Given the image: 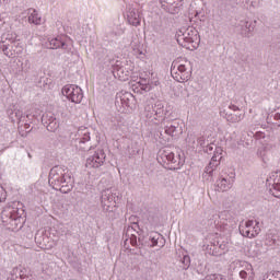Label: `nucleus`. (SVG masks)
Masks as SVG:
<instances>
[{
    "label": "nucleus",
    "mask_w": 280,
    "mask_h": 280,
    "mask_svg": "<svg viewBox=\"0 0 280 280\" xmlns=\"http://www.w3.org/2000/svg\"><path fill=\"white\" fill-rule=\"evenodd\" d=\"M165 105L162 102L156 101L154 105H147L144 107V117L152 121V124H161L165 135L168 137H178L183 135V127L180 121L176 119L165 118Z\"/></svg>",
    "instance_id": "obj_1"
},
{
    "label": "nucleus",
    "mask_w": 280,
    "mask_h": 280,
    "mask_svg": "<svg viewBox=\"0 0 280 280\" xmlns=\"http://www.w3.org/2000/svg\"><path fill=\"white\" fill-rule=\"evenodd\" d=\"M48 183L52 189L61 194H69L73 189V176L67 166H54L48 176Z\"/></svg>",
    "instance_id": "obj_2"
},
{
    "label": "nucleus",
    "mask_w": 280,
    "mask_h": 280,
    "mask_svg": "<svg viewBox=\"0 0 280 280\" xmlns=\"http://www.w3.org/2000/svg\"><path fill=\"white\" fill-rule=\"evenodd\" d=\"M176 38L180 47L190 51L198 49V45H200V36H198V31L194 26L182 27L177 32Z\"/></svg>",
    "instance_id": "obj_3"
},
{
    "label": "nucleus",
    "mask_w": 280,
    "mask_h": 280,
    "mask_svg": "<svg viewBox=\"0 0 280 280\" xmlns=\"http://www.w3.org/2000/svg\"><path fill=\"white\" fill-rule=\"evenodd\" d=\"M21 215H23V210L16 207V202L8 203L2 210V222L8 226V224H12V222H16L20 220Z\"/></svg>",
    "instance_id": "obj_4"
},
{
    "label": "nucleus",
    "mask_w": 280,
    "mask_h": 280,
    "mask_svg": "<svg viewBox=\"0 0 280 280\" xmlns=\"http://www.w3.org/2000/svg\"><path fill=\"white\" fill-rule=\"evenodd\" d=\"M61 93L69 102H72V104H81L82 100H84V92L82 91V88L75 84L65 85Z\"/></svg>",
    "instance_id": "obj_5"
},
{
    "label": "nucleus",
    "mask_w": 280,
    "mask_h": 280,
    "mask_svg": "<svg viewBox=\"0 0 280 280\" xmlns=\"http://www.w3.org/2000/svg\"><path fill=\"white\" fill-rule=\"evenodd\" d=\"M171 75L176 80V82H188L191 78V71L189 66L185 63L173 62L171 67Z\"/></svg>",
    "instance_id": "obj_6"
},
{
    "label": "nucleus",
    "mask_w": 280,
    "mask_h": 280,
    "mask_svg": "<svg viewBox=\"0 0 280 280\" xmlns=\"http://www.w3.org/2000/svg\"><path fill=\"white\" fill-rule=\"evenodd\" d=\"M158 159L166 165H172L171 170H178L182 167L183 163H185V160L180 158V154H174V152L170 150L160 151Z\"/></svg>",
    "instance_id": "obj_7"
},
{
    "label": "nucleus",
    "mask_w": 280,
    "mask_h": 280,
    "mask_svg": "<svg viewBox=\"0 0 280 280\" xmlns=\"http://www.w3.org/2000/svg\"><path fill=\"white\" fill-rule=\"evenodd\" d=\"M238 231L243 237H257L259 233H261V228L259 226V223L257 220H247L242 221Z\"/></svg>",
    "instance_id": "obj_8"
},
{
    "label": "nucleus",
    "mask_w": 280,
    "mask_h": 280,
    "mask_svg": "<svg viewBox=\"0 0 280 280\" xmlns=\"http://www.w3.org/2000/svg\"><path fill=\"white\" fill-rule=\"evenodd\" d=\"M220 161H222V148L217 147L213 151V155L208 166H206L205 172L202 174L206 180H213V172H215V167L220 165Z\"/></svg>",
    "instance_id": "obj_9"
},
{
    "label": "nucleus",
    "mask_w": 280,
    "mask_h": 280,
    "mask_svg": "<svg viewBox=\"0 0 280 280\" xmlns=\"http://www.w3.org/2000/svg\"><path fill=\"white\" fill-rule=\"evenodd\" d=\"M105 161L106 153L104 150L97 149L86 159L85 167H88V170H97L104 165Z\"/></svg>",
    "instance_id": "obj_10"
},
{
    "label": "nucleus",
    "mask_w": 280,
    "mask_h": 280,
    "mask_svg": "<svg viewBox=\"0 0 280 280\" xmlns=\"http://www.w3.org/2000/svg\"><path fill=\"white\" fill-rule=\"evenodd\" d=\"M71 141H74V145H82V143H89L91 141V131L86 127H80L70 135Z\"/></svg>",
    "instance_id": "obj_11"
},
{
    "label": "nucleus",
    "mask_w": 280,
    "mask_h": 280,
    "mask_svg": "<svg viewBox=\"0 0 280 280\" xmlns=\"http://www.w3.org/2000/svg\"><path fill=\"white\" fill-rule=\"evenodd\" d=\"M267 183L270 187V191L275 198H280V171L270 174Z\"/></svg>",
    "instance_id": "obj_12"
},
{
    "label": "nucleus",
    "mask_w": 280,
    "mask_h": 280,
    "mask_svg": "<svg viewBox=\"0 0 280 280\" xmlns=\"http://www.w3.org/2000/svg\"><path fill=\"white\" fill-rule=\"evenodd\" d=\"M235 183V172H232L225 177H221L217 180V189L218 191H229V189L233 188Z\"/></svg>",
    "instance_id": "obj_13"
},
{
    "label": "nucleus",
    "mask_w": 280,
    "mask_h": 280,
    "mask_svg": "<svg viewBox=\"0 0 280 280\" xmlns=\"http://www.w3.org/2000/svg\"><path fill=\"white\" fill-rule=\"evenodd\" d=\"M203 248L209 255H218V248H222V245L215 241V234H209L205 240Z\"/></svg>",
    "instance_id": "obj_14"
},
{
    "label": "nucleus",
    "mask_w": 280,
    "mask_h": 280,
    "mask_svg": "<svg viewBox=\"0 0 280 280\" xmlns=\"http://www.w3.org/2000/svg\"><path fill=\"white\" fill-rule=\"evenodd\" d=\"M186 141L191 148H201L202 150H205L209 143V140H207L205 136L196 138V133H188Z\"/></svg>",
    "instance_id": "obj_15"
},
{
    "label": "nucleus",
    "mask_w": 280,
    "mask_h": 280,
    "mask_svg": "<svg viewBox=\"0 0 280 280\" xmlns=\"http://www.w3.org/2000/svg\"><path fill=\"white\" fill-rule=\"evenodd\" d=\"M42 122H44L49 132H56L60 128V121L54 117V114H44Z\"/></svg>",
    "instance_id": "obj_16"
},
{
    "label": "nucleus",
    "mask_w": 280,
    "mask_h": 280,
    "mask_svg": "<svg viewBox=\"0 0 280 280\" xmlns=\"http://www.w3.org/2000/svg\"><path fill=\"white\" fill-rule=\"evenodd\" d=\"M47 49H63L65 51H69V46L67 45V42L65 40V37L57 36L51 39H48V43L46 44Z\"/></svg>",
    "instance_id": "obj_17"
},
{
    "label": "nucleus",
    "mask_w": 280,
    "mask_h": 280,
    "mask_svg": "<svg viewBox=\"0 0 280 280\" xmlns=\"http://www.w3.org/2000/svg\"><path fill=\"white\" fill-rule=\"evenodd\" d=\"M242 270L238 273L240 279L243 280H255V270L253 269V265L247 261L241 262Z\"/></svg>",
    "instance_id": "obj_18"
},
{
    "label": "nucleus",
    "mask_w": 280,
    "mask_h": 280,
    "mask_svg": "<svg viewBox=\"0 0 280 280\" xmlns=\"http://www.w3.org/2000/svg\"><path fill=\"white\" fill-rule=\"evenodd\" d=\"M22 16H28V23H32L33 25H42L43 18L38 14V11L34 9H27L22 13Z\"/></svg>",
    "instance_id": "obj_19"
},
{
    "label": "nucleus",
    "mask_w": 280,
    "mask_h": 280,
    "mask_svg": "<svg viewBox=\"0 0 280 280\" xmlns=\"http://www.w3.org/2000/svg\"><path fill=\"white\" fill-rule=\"evenodd\" d=\"M255 25H257V20L254 22L242 21L241 34L245 36V38H250V36H253V32H255Z\"/></svg>",
    "instance_id": "obj_20"
},
{
    "label": "nucleus",
    "mask_w": 280,
    "mask_h": 280,
    "mask_svg": "<svg viewBox=\"0 0 280 280\" xmlns=\"http://www.w3.org/2000/svg\"><path fill=\"white\" fill-rule=\"evenodd\" d=\"M130 75H132V69L126 70V68L119 67V65L114 67V77L121 80V82L129 80Z\"/></svg>",
    "instance_id": "obj_21"
},
{
    "label": "nucleus",
    "mask_w": 280,
    "mask_h": 280,
    "mask_svg": "<svg viewBox=\"0 0 280 280\" xmlns=\"http://www.w3.org/2000/svg\"><path fill=\"white\" fill-rule=\"evenodd\" d=\"M127 21L129 25H133L135 27H137V25H141V15L139 14V10L129 9L127 12Z\"/></svg>",
    "instance_id": "obj_22"
},
{
    "label": "nucleus",
    "mask_w": 280,
    "mask_h": 280,
    "mask_svg": "<svg viewBox=\"0 0 280 280\" xmlns=\"http://www.w3.org/2000/svg\"><path fill=\"white\" fill-rule=\"evenodd\" d=\"M151 246H159V248H163L165 246V237L160 233H154L150 235Z\"/></svg>",
    "instance_id": "obj_23"
},
{
    "label": "nucleus",
    "mask_w": 280,
    "mask_h": 280,
    "mask_svg": "<svg viewBox=\"0 0 280 280\" xmlns=\"http://www.w3.org/2000/svg\"><path fill=\"white\" fill-rule=\"evenodd\" d=\"M132 47V54L133 56H136V58H139L140 60H143V58H145V50L143 49V46L141 45V43H132L131 44Z\"/></svg>",
    "instance_id": "obj_24"
},
{
    "label": "nucleus",
    "mask_w": 280,
    "mask_h": 280,
    "mask_svg": "<svg viewBox=\"0 0 280 280\" xmlns=\"http://www.w3.org/2000/svg\"><path fill=\"white\" fill-rule=\"evenodd\" d=\"M101 200L103 201H109V202H117L119 200V197L117 196V192L107 189L105 191L102 192V197Z\"/></svg>",
    "instance_id": "obj_25"
},
{
    "label": "nucleus",
    "mask_w": 280,
    "mask_h": 280,
    "mask_svg": "<svg viewBox=\"0 0 280 280\" xmlns=\"http://www.w3.org/2000/svg\"><path fill=\"white\" fill-rule=\"evenodd\" d=\"M101 207H102L103 211H105L107 213H113V211H115V209L117 207V201L101 200Z\"/></svg>",
    "instance_id": "obj_26"
},
{
    "label": "nucleus",
    "mask_w": 280,
    "mask_h": 280,
    "mask_svg": "<svg viewBox=\"0 0 280 280\" xmlns=\"http://www.w3.org/2000/svg\"><path fill=\"white\" fill-rule=\"evenodd\" d=\"M120 102L122 104V106H132L131 102H135V96H132V94L130 93H125L120 96Z\"/></svg>",
    "instance_id": "obj_27"
},
{
    "label": "nucleus",
    "mask_w": 280,
    "mask_h": 280,
    "mask_svg": "<svg viewBox=\"0 0 280 280\" xmlns=\"http://www.w3.org/2000/svg\"><path fill=\"white\" fill-rule=\"evenodd\" d=\"M225 119L230 124H240L244 119V114H229L225 116Z\"/></svg>",
    "instance_id": "obj_28"
},
{
    "label": "nucleus",
    "mask_w": 280,
    "mask_h": 280,
    "mask_svg": "<svg viewBox=\"0 0 280 280\" xmlns=\"http://www.w3.org/2000/svg\"><path fill=\"white\" fill-rule=\"evenodd\" d=\"M138 88L141 89V91H145L147 93L152 91V85L150 84V80L148 79H140L138 82Z\"/></svg>",
    "instance_id": "obj_29"
},
{
    "label": "nucleus",
    "mask_w": 280,
    "mask_h": 280,
    "mask_svg": "<svg viewBox=\"0 0 280 280\" xmlns=\"http://www.w3.org/2000/svg\"><path fill=\"white\" fill-rule=\"evenodd\" d=\"M5 200H8V191H5V188L0 185V205L1 202H5Z\"/></svg>",
    "instance_id": "obj_30"
},
{
    "label": "nucleus",
    "mask_w": 280,
    "mask_h": 280,
    "mask_svg": "<svg viewBox=\"0 0 280 280\" xmlns=\"http://www.w3.org/2000/svg\"><path fill=\"white\" fill-rule=\"evenodd\" d=\"M215 148H218V147H215V144H213V143H208V144H206V147H205V149H203V151L207 153V154H213V152H215Z\"/></svg>",
    "instance_id": "obj_31"
},
{
    "label": "nucleus",
    "mask_w": 280,
    "mask_h": 280,
    "mask_svg": "<svg viewBox=\"0 0 280 280\" xmlns=\"http://www.w3.org/2000/svg\"><path fill=\"white\" fill-rule=\"evenodd\" d=\"M1 50L3 51L4 56H7V58H12V51H10V47H8V45L3 44L1 46Z\"/></svg>",
    "instance_id": "obj_32"
},
{
    "label": "nucleus",
    "mask_w": 280,
    "mask_h": 280,
    "mask_svg": "<svg viewBox=\"0 0 280 280\" xmlns=\"http://www.w3.org/2000/svg\"><path fill=\"white\" fill-rule=\"evenodd\" d=\"M229 108H230V110H240V107H237V105H233V104H231L230 106H229Z\"/></svg>",
    "instance_id": "obj_33"
},
{
    "label": "nucleus",
    "mask_w": 280,
    "mask_h": 280,
    "mask_svg": "<svg viewBox=\"0 0 280 280\" xmlns=\"http://www.w3.org/2000/svg\"><path fill=\"white\" fill-rule=\"evenodd\" d=\"M276 121H280V109L275 114Z\"/></svg>",
    "instance_id": "obj_34"
},
{
    "label": "nucleus",
    "mask_w": 280,
    "mask_h": 280,
    "mask_svg": "<svg viewBox=\"0 0 280 280\" xmlns=\"http://www.w3.org/2000/svg\"><path fill=\"white\" fill-rule=\"evenodd\" d=\"M215 279L214 280H226L224 277L221 275H214Z\"/></svg>",
    "instance_id": "obj_35"
},
{
    "label": "nucleus",
    "mask_w": 280,
    "mask_h": 280,
    "mask_svg": "<svg viewBox=\"0 0 280 280\" xmlns=\"http://www.w3.org/2000/svg\"><path fill=\"white\" fill-rule=\"evenodd\" d=\"M276 275H277V272L273 273L275 279H272V280H279V278H277Z\"/></svg>",
    "instance_id": "obj_36"
}]
</instances>
